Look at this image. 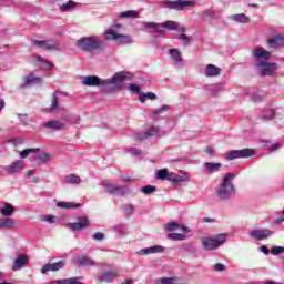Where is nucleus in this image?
Masks as SVG:
<instances>
[{
	"mask_svg": "<svg viewBox=\"0 0 284 284\" xmlns=\"http://www.w3.org/2000/svg\"><path fill=\"white\" fill-rule=\"evenodd\" d=\"M75 45L81 52L94 54L97 50H103V48H105V41L99 40L94 36H90L77 40Z\"/></svg>",
	"mask_w": 284,
	"mask_h": 284,
	"instance_id": "obj_1",
	"label": "nucleus"
},
{
	"mask_svg": "<svg viewBox=\"0 0 284 284\" xmlns=\"http://www.w3.org/2000/svg\"><path fill=\"white\" fill-rule=\"evenodd\" d=\"M121 28H123L122 24H115L113 28L104 32V38L109 41H115V43H120L121 45H129L132 43V37L119 33L116 30H121Z\"/></svg>",
	"mask_w": 284,
	"mask_h": 284,
	"instance_id": "obj_2",
	"label": "nucleus"
},
{
	"mask_svg": "<svg viewBox=\"0 0 284 284\" xmlns=\"http://www.w3.org/2000/svg\"><path fill=\"white\" fill-rule=\"evenodd\" d=\"M236 176L234 173H226L221 183L220 190L217 192V196L222 201L230 199L232 194H234V184H232V180Z\"/></svg>",
	"mask_w": 284,
	"mask_h": 284,
	"instance_id": "obj_3",
	"label": "nucleus"
},
{
	"mask_svg": "<svg viewBox=\"0 0 284 284\" xmlns=\"http://www.w3.org/2000/svg\"><path fill=\"white\" fill-rule=\"evenodd\" d=\"M226 239H227L226 234H220L215 239L202 237L201 243H202L203 250H206V252H212L213 250H217V247H221V245L225 243Z\"/></svg>",
	"mask_w": 284,
	"mask_h": 284,
	"instance_id": "obj_4",
	"label": "nucleus"
},
{
	"mask_svg": "<svg viewBox=\"0 0 284 284\" xmlns=\"http://www.w3.org/2000/svg\"><path fill=\"white\" fill-rule=\"evenodd\" d=\"M196 6L194 0H175V1H163L162 8H168V10L181 11L184 8H192Z\"/></svg>",
	"mask_w": 284,
	"mask_h": 284,
	"instance_id": "obj_5",
	"label": "nucleus"
},
{
	"mask_svg": "<svg viewBox=\"0 0 284 284\" xmlns=\"http://www.w3.org/2000/svg\"><path fill=\"white\" fill-rule=\"evenodd\" d=\"M254 154H256L254 149L232 150L225 153V160L234 161L235 159H250V156H254Z\"/></svg>",
	"mask_w": 284,
	"mask_h": 284,
	"instance_id": "obj_6",
	"label": "nucleus"
},
{
	"mask_svg": "<svg viewBox=\"0 0 284 284\" xmlns=\"http://www.w3.org/2000/svg\"><path fill=\"white\" fill-rule=\"evenodd\" d=\"M248 236H251V239H254L255 241H265V239L274 236V231L268 229L253 230L248 232Z\"/></svg>",
	"mask_w": 284,
	"mask_h": 284,
	"instance_id": "obj_7",
	"label": "nucleus"
},
{
	"mask_svg": "<svg viewBox=\"0 0 284 284\" xmlns=\"http://www.w3.org/2000/svg\"><path fill=\"white\" fill-rule=\"evenodd\" d=\"M33 43L37 45V48H40V50L52 51L59 50L60 48L59 42L54 40H34Z\"/></svg>",
	"mask_w": 284,
	"mask_h": 284,
	"instance_id": "obj_8",
	"label": "nucleus"
},
{
	"mask_svg": "<svg viewBox=\"0 0 284 284\" xmlns=\"http://www.w3.org/2000/svg\"><path fill=\"white\" fill-rule=\"evenodd\" d=\"M253 57L255 58L256 65H258V63H264V61H270V59L272 58V53H270V51L261 47V48L253 49Z\"/></svg>",
	"mask_w": 284,
	"mask_h": 284,
	"instance_id": "obj_9",
	"label": "nucleus"
},
{
	"mask_svg": "<svg viewBox=\"0 0 284 284\" xmlns=\"http://www.w3.org/2000/svg\"><path fill=\"white\" fill-rule=\"evenodd\" d=\"M256 68L263 77H272L274 74V71L276 70L277 65L276 63H267V62H262L256 64Z\"/></svg>",
	"mask_w": 284,
	"mask_h": 284,
	"instance_id": "obj_10",
	"label": "nucleus"
},
{
	"mask_svg": "<svg viewBox=\"0 0 284 284\" xmlns=\"http://www.w3.org/2000/svg\"><path fill=\"white\" fill-rule=\"evenodd\" d=\"M74 223H70L69 226L74 232H79L81 230H85L87 227H90V220H88V216H78L75 217Z\"/></svg>",
	"mask_w": 284,
	"mask_h": 284,
	"instance_id": "obj_11",
	"label": "nucleus"
},
{
	"mask_svg": "<svg viewBox=\"0 0 284 284\" xmlns=\"http://www.w3.org/2000/svg\"><path fill=\"white\" fill-rule=\"evenodd\" d=\"M83 85H88L89 88H94L99 85H108V81L101 80V78L97 75H87L82 80Z\"/></svg>",
	"mask_w": 284,
	"mask_h": 284,
	"instance_id": "obj_12",
	"label": "nucleus"
},
{
	"mask_svg": "<svg viewBox=\"0 0 284 284\" xmlns=\"http://www.w3.org/2000/svg\"><path fill=\"white\" fill-rule=\"evenodd\" d=\"M65 267V260H60L59 262L48 263L42 266L41 273L48 274V272H59V270H63Z\"/></svg>",
	"mask_w": 284,
	"mask_h": 284,
	"instance_id": "obj_13",
	"label": "nucleus"
},
{
	"mask_svg": "<svg viewBox=\"0 0 284 284\" xmlns=\"http://www.w3.org/2000/svg\"><path fill=\"white\" fill-rule=\"evenodd\" d=\"M104 189L106 194H111L113 196H123L125 195V187L121 185H114L112 183H105Z\"/></svg>",
	"mask_w": 284,
	"mask_h": 284,
	"instance_id": "obj_14",
	"label": "nucleus"
},
{
	"mask_svg": "<svg viewBox=\"0 0 284 284\" xmlns=\"http://www.w3.org/2000/svg\"><path fill=\"white\" fill-rule=\"evenodd\" d=\"M42 78L37 77L34 73H29L23 78V83L20 85L21 90H26L29 85H36V83H41Z\"/></svg>",
	"mask_w": 284,
	"mask_h": 284,
	"instance_id": "obj_15",
	"label": "nucleus"
},
{
	"mask_svg": "<svg viewBox=\"0 0 284 284\" xmlns=\"http://www.w3.org/2000/svg\"><path fill=\"white\" fill-rule=\"evenodd\" d=\"M165 248L162 245H154V246L140 250L138 254L139 256H148L150 254H162Z\"/></svg>",
	"mask_w": 284,
	"mask_h": 284,
	"instance_id": "obj_16",
	"label": "nucleus"
},
{
	"mask_svg": "<svg viewBox=\"0 0 284 284\" xmlns=\"http://www.w3.org/2000/svg\"><path fill=\"white\" fill-rule=\"evenodd\" d=\"M125 79H130L129 73L121 71L115 73L111 79H109V83H111V85H121V83H123Z\"/></svg>",
	"mask_w": 284,
	"mask_h": 284,
	"instance_id": "obj_17",
	"label": "nucleus"
},
{
	"mask_svg": "<svg viewBox=\"0 0 284 284\" xmlns=\"http://www.w3.org/2000/svg\"><path fill=\"white\" fill-rule=\"evenodd\" d=\"M47 130H54V131H61L65 130V122L59 121V120H51L43 124Z\"/></svg>",
	"mask_w": 284,
	"mask_h": 284,
	"instance_id": "obj_18",
	"label": "nucleus"
},
{
	"mask_svg": "<svg viewBox=\"0 0 284 284\" xmlns=\"http://www.w3.org/2000/svg\"><path fill=\"white\" fill-rule=\"evenodd\" d=\"M159 134V128L158 126H151L148 131L143 133L136 134L138 141H145V139H150V136H156Z\"/></svg>",
	"mask_w": 284,
	"mask_h": 284,
	"instance_id": "obj_19",
	"label": "nucleus"
},
{
	"mask_svg": "<svg viewBox=\"0 0 284 284\" xmlns=\"http://www.w3.org/2000/svg\"><path fill=\"white\" fill-rule=\"evenodd\" d=\"M23 168H24L23 161L18 160L7 166V172L8 174H17L18 172H21Z\"/></svg>",
	"mask_w": 284,
	"mask_h": 284,
	"instance_id": "obj_20",
	"label": "nucleus"
},
{
	"mask_svg": "<svg viewBox=\"0 0 284 284\" xmlns=\"http://www.w3.org/2000/svg\"><path fill=\"white\" fill-rule=\"evenodd\" d=\"M119 276V270H114L113 272L103 273L99 278V283H112L114 278Z\"/></svg>",
	"mask_w": 284,
	"mask_h": 284,
	"instance_id": "obj_21",
	"label": "nucleus"
},
{
	"mask_svg": "<svg viewBox=\"0 0 284 284\" xmlns=\"http://www.w3.org/2000/svg\"><path fill=\"white\" fill-rule=\"evenodd\" d=\"M28 261H30L28 255H19L13 263V272H17V270H21L23 265H27Z\"/></svg>",
	"mask_w": 284,
	"mask_h": 284,
	"instance_id": "obj_22",
	"label": "nucleus"
},
{
	"mask_svg": "<svg viewBox=\"0 0 284 284\" xmlns=\"http://www.w3.org/2000/svg\"><path fill=\"white\" fill-rule=\"evenodd\" d=\"M168 232H174L175 230H181L183 234H187L190 232V229L187 226L181 225L176 222H170L166 226Z\"/></svg>",
	"mask_w": 284,
	"mask_h": 284,
	"instance_id": "obj_23",
	"label": "nucleus"
},
{
	"mask_svg": "<svg viewBox=\"0 0 284 284\" xmlns=\"http://www.w3.org/2000/svg\"><path fill=\"white\" fill-rule=\"evenodd\" d=\"M204 74L205 77H219V74H221V68L214 64H207Z\"/></svg>",
	"mask_w": 284,
	"mask_h": 284,
	"instance_id": "obj_24",
	"label": "nucleus"
},
{
	"mask_svg": "<svg viewBox=\"0 0 284 284\" xmlns=\"http://www.w3.org/2000/svg\"><path fill=\"white\" fill-rule=\"evenodd\" d=\"M0 227H6L8 230H12L17 227V224L14 223V219L12 217H4L0 220Z\"/></svg>",
	"mask_w": 284,
	"mask_h": 284,
	"instance_id": "obj_25",
	"label": "nucleus"
},
{
	"mask_svg": "<svg viewBox=\"0 0 284 284\" xmlns=\"http://www.w3.org/2000/svg\"><path fill=\"white\" fill-rule=\"evenodd\" d=\"M57 94H59V91H54L52 93L51 105L49 108V110L51 112H55V110H59V108L61 105V103L59 102V95H57Z\"/></svg>",
	"mask_w": 284,
	"mask_h": 284,
	"instance_id": "obj_26",
	"label": "nucleus"
},
{
	"mask_svg": "<svg viewBox=\"0 0 284 284\" xmlns=\"http://www.w3.org/2000/svg\"><path fill=\"white\" fill-rule=\"evenodd\" d=\"M17 207H14L13 205H10L9 203L4 204V207L0 209V212L2 214V216H12V214H14Z\"/></svg>",
	"mask_w": 284,
	"mask_h": 284,
	"instance_id": "obj_27",
	"label": "nucleus"
},
{
	"mask_svg": "<svg viewBox=\"0 0 284 284\" xmlns=\"http://www.w3.org/2000/svg\"><path fill=\"white\" fill-rule=\"evenodd\" d=\"M231 20L236 21V23H250V17L245 16V13L233 14Z\"/></svg>",
	"mask_w": 284,
	"mask_h": 284,
	"instance_id": "obj_28",
	"label": "nucleus"
},
{
	"mask_svg": "<svg viewBox=\"0 0 284 284\" xmlns=\"http://www.w3.org/2000/svg\"><path fill=\"white\" fill-rule=\"evenodd\" d=\"M64 181L71 185H79V183H81V176L77 174H70L64 178Z\"/></svg>",
	"mask_w": 284,
	"mask_h": 284,
	"instance_id": "obj_29",
	"label": "nucleus"
},
{
	"mask_svg": "<svg viewBox=\"0 0 284 284\" xmlns=\"http://www.w3.org/2000/svg\"><path fill=\"white\" fill-rule=\"evenodd\" d=\"M122 19H139V11L126 10L120 13Z\"/></svg>",
	"mask_w": 284,
	"mask_h": 284,
	"instance_id": "obj_30",
	"label": "nucleus"
},
{
	"mask_svg": "<svg viewBox=\"0 0 284 284\" xmlns=\"http://www.w3.org/2000/svg\"><path fill=\"white\" fill-rule=\"evenodd\" d=\"M79 265L84 267H94V261L88 256H81L78 258Z\"/></svg>",
	"mask_w": 284,
	"mask_h": 284,
	"instance_id": "obj_31",
	"label": "nucleus"
},
{
	"mask_svg": "<svg viewBox=\"0 0 284 284\" xmlns=\"http://www.w3.org/2000/svg\"><path fill=\"white\" fill-rule=\"evenodd\" d=\"M146 99H150V101H156V95L152 92H148V93L140 92L139 94L140 103H145Z\"/></svg>",
	"mask_w": 284,
	"mask_h": 284,
	"instance_id": "obj_32",
	"label": "nucleus"
},
{
	"mask_svg": "<svg viewBox=\"0 0 284 284\" xmlns=\"http://www.w3.org/2000/svg\"><path fill=\"white\" fill-rule=\"evenodd\" d=\"M283 43V38L275 37L267 40L268 48H278Z\"/></svg>",
	"mask_w": 284,
	"mask_h": 284,
	"instance_id": "obj_33",
	"label": "nucleus"
},
{
	"mask_svg": "<svg viewBox=\"0 0 284 284\" xmlns=\"http://www.w3.org/2000/svg\"><path fill=\"white\" fill-rule=\"evenodd\" d=\"M169 53L171 54V59L176 63H181V61H183V58H181V52L176 49H170Z\"/></svg>",
	"mask_w": 284,
	"mask_h": 284,
	"instance_id": "obj_34",
	"label": "nucleus"
},
{
	"mask_svg": "<svg viewBox=\"0 0 284 284\" xmlns=\"http://www.w3.org/2000/svg\"><path fill=\"white\" fill-rule=\"evenodd\" d=\"M39 148H34V149H24L22 152H20V158L21 159H28V156H30V154H34L37 152H39Z\"/></svg>",
	"mask_w": 284,
	"mask_h": 284,
	"instance_id": "obj_35",
	"label": "nucleus"
},
{
	"mask_svg": "<svg viewBox=\"0 0 284 284\" xmlns=\"http://www.w3.org/2000/svg\"><path fill=\"white\" fill-rule=\"evenodd\" d=\"M166 236L171 241H185V234L183 233H169Z\"/></svg>",
	"mask_w": 284,
	"mask_h": 284,
	"instance_id": "obj_36",
	"label": "nucleus"
},
{
	"mask_svg": "<svg viewBox=\"0 0 284 284\" xmlns=\"http://www.w3.org/2000/svg\"><path fill=\"white\" fill-rule=\"evenodd\" d=\"M58 207H62L63 210H70V207H81V204H73L70 202H58L57 203Z\"/></svg>",
	"mask_w": 284,
	"mask_h": 284,
	"instance_id": "obj_37",
	"label": "nucleus"
},
{
	"mask_svg": "<svg viewBox=\"0 0 284 284\" xmlns=\"http://www.w3.org/2000/svg\"><path fill=\"white\" fill-rule=\"evenodd\" d=\"M204 168L207 170V172H216V170L221 168V163L206 162L204 163Z\"/></svg>",
	"mask_w": 284,
	"mask_h": 284,
	"instance_id": "obj_38",
	"label": "nucleus"
},
{
	"mask_svg": "<svg viewBox=\"0 0 284 284\" xmlns=\"http://www.w3.org/2000/svg\"><path fill=\"white\" fill-rule=\"evenodd\" d=\"M141 192L144 193L146 196H150V194H154V192H156V186L145 185L141 189Z\"/></svg>",
	"mask_w": 284,
	"mask_h": 284,
	"instance_id": "obj_39",
	"label": "nucleus"
},
{
	"mask_svg": "<svg viewBox=\"0 0 284 284\" xmlns=\"http://www.w3.org/2000/svg\"><path fill=\"white\" fill-rule=\"evenodd\" d=\"M77 7V2L74 1H68L67 3H63L60 6V11L61 12H67V10H72V8Z\"/></svg>",
	"mask_w": 284,
	"mask_h": 284,
	"instance_id": "obj_40",
	"label": "nucleus"
},
{
	"mask_svg": "<svg viewBox=\"0 0 284 284\" xmlns=\"http://www.w3.org/2000/svg\"><path fill=\"white\" fill-rule=\"evenodd\" d=\"M168 169H161L156 172V176L160 181H168Z\"/></svg>",
	"mask_w": 284,
	"mask_h": 284,
	"instance_id": "obj_41",
	"label": "nucleus"
},
{
	"mask_svg": "<svg viewBox=\"0 0 284 284\" xmlns=\"http://www.w3.org/2000/svg\"><path fill=\"white\" fill-rule=\"evenodd\" d=\"M162 28H168V30H176V22L169 20L166 22L160 23Z\"/></svg>",
	"mask_w": 284,
	"mask_h": 284,
	"instance_id": "obj_42",
	"label": "nucleus"
},
{
	"mask_svg": "<svg viewBox=\"0 0 284 284\" xmlns=\"http://www.w3.org/2000/svg\"><path fill=\"white\" fill-rule=\"evenodd\" d=\"M284 253V247L283 246H272L271 247V254L273 256H278V254H283Z\"/></svg>",
	"mask_w": 284,
	"mask_h": 284,
	"instance_id": "obj_43",
	"label": "nucleus"
},
{
	"mask_svg": "<svg viewBox=\"0 0 284 284\" xmlns=\"http://www.w3.org/2000/svg\"><path fill=\"white\" fill-rule=\"evenodd\" d=\"M202 19L204 21H212V19H214V11H204L202 13Z\"/></svg>",
	"mask_w": 284,
	"mask_h": 284,
	"instance_id": "obj_44",
	"label": "nucleus"
},
{
	"mask_svg": "<svg viewBox=\"0 0 284 284\" xmlns=\"http://www.w3.org/2000/svg\"><path fill=\"white\" fill-rule=\"evenodd\" d=\"M274 109H271L266 114L262 115V119L264 121H272V119H274Z\"/></svg>",
	"mask_w": 284,
	"mask_h": 284,
	"instance_id": "obj_45",
	"label": "nucleus"
},
{
	"mask_svg": "<svg viewBox=\"0 0 284 284\" xmlns=\"http://www.w3.org/2000/svg\"><path fill=\"white\" fill-rule=\"evenodd\" d=\"M37 61H39L40 63H47V68H54V64H52L50 61L43 59L41 55H37L36 57Z\"/></svg>",
	"mask_w": 284,
	"mask_h": 284,
	"instance_id": "obj_46",
	"label": "nucleus"
},
{
	"mask_svg": "<svg viewBox=\"0 0 284 284\" xmlns=\"http://www.w3.org/2000/svg\"><path fill=\"white\" fill-rule=\"evenodd\" d=\"M50 159H52V155H50V153H43L39 156V161H41V163H48Z\"/></svg>",
	"mask_w": 284,
	"mask_h": 284,
	"instance_id": "obj_47",
	"label": "nucleus"
},
{
	"mask_svg": "<svg viewBox=\"0 0 284 284\" xmlns=\"http://www.w3.org/2000/svg\"><path fill=\"white\" fill-rule=\"evenodd\" d=\"M170 110V106L168 104H164L161 109L153 112L155 116H159V114H163V112H168Z\"/></svg>",
	"mask_w": 284,
	"mask_h": 284,
	"instance_id": "obj_48",
	"label": "nucleus"
},
{
	"mask_svg": "<svg viewBox=\"0 0 284 284\" xmlns=\"http://www.w3.org/2000/svg\"><path fill=\"white\" fill-rule=\"evenodd\" d=\"M92 239L94 241H103V239H105V234L101 233V232H97L92 235Z\"/></svg>",
	"mask_w": 284,
	"mask_h": 284,
	"instance_id": "obj_49",
	"label": "nucleus"
},
{
	"mask_svg": "<svg viewBox=\"0 0 284 284\" xmlns=\"http://www.w3.org/2000/svg\"><path fill=\"white\" fill-rule=\"evenodd\" d=\"M67 284H83V282H80L79 277H70L67 278Z\"/></svg>",
	"mask_w": 284,
	"mask_h": 284,
	"instance_id": "obj_50",
	"label": "nucleus"
},
{
	"mask_svg": "<svg viewBox=\"0 0 284 284\" xmlns=\"http://www.w3.org/2000/svg\"><path fill=\"white\" fill-rule=\"evenodd\" d=\"M214 270H215V272H225L226 268H225V266L223 264L216 263L214 265Z\"/></svg>",
	"mask_w": 284,
	"mask_h": 284,
	"instance_id": "obj_51",
	"label": "nucleus"
},
{
	"mask_svg": "<svg viewBox=\"0 0 284 284\" xmlns=\"http://www.w3.org/2000/svg\"><path fill=\"white\" fill-rule=\"evenodd\" d=\"M130 152L133 156H141L142 154L141 149H136V148L131 149Z\"/></svg>",
	"mask_w": 284,
	"mask_h": 284,
	"instance_id": "obj_52",
	"label": "nucleus"
},
{
	"mask_svg": "<svg viewBox=\"0 0 284 284\" xmlns=\"http://www.w3.org/2000/svg\"><path fill=\"white\" fill-rule=\"evenodd\" d=\"M159 26H161V24L154 23V22H145V23H144V27H145V28H149V29L159 28Z\"/></svg>",
	"mask_w": 284,
	"mask_h": 284,
	"instance_id": "obj_53",
	"label": "nucleus"
},
{
	"mask_svg": "<svg viewBox=\"0 0 284 284\" xmlns=\"http://www.w3.org/2000/svg\"><path fill=\"white\" fill-rule=\"evenodd\" d=\"M175 179H176V173L174 172L168 173L166 181H172V183H174Z\"/></svg>",
	"mask_w": 284,
	"mask_h": 284,
	"instance_id": "obj_54",
	"label": "nucleus"
},
{
	"mask_svg": "<svg viewBox=\"0 0 284 284\" xmlns=\"http://www.w3.org/2000/svg\"><path fill=\"white\" fill-rule=\"evenodd\" d=\"M173 183H176L178 185H181V183H185V180L181 175H175V180Z\"/></svg>",
	"mask_w": 284,
	"mask_h": 284,
	"instance_id": "obj_55",
	"label": "nucleus"
},
{
	"mask_svg": "<svg viewBox=\"0 0 284 284\" xmlns=\"http://www.w3.org/2000/svg\"><path fill=\"white\" fill-rule=\"evenodd\" d=\"M129 90H130L131 92H141V88H139V85H136V84H131V85L129 87Z\"/></svg>",
	"mask_w": 284,
	"mask_h": 284,
	"instance_id": "obj_56",
	"label": "nucleus"
},
{
	"mask_svg": "<svg viewBox=\"0 0 284 284\" xmlns=\"http://www.w3.org/2000/svg\"><path fill=\"white\" fill-rule=\"evenodd\" d=\"M281 148L280 143H275L273 145H271V148L268 149V152H276V150H278Z\"/></svg>",
	"mask_w": 284,
	"mask_h": 284,
	"instance_id": "obj_57",
	"label": "nucleus"
},
{
	"mask_svg": "<svg viewBox=\"0 0 284 284\" xmlns=\"http://www.w3.org/2000/svg\"><path fill=\"white\" fill-rule=\"evenodd\" d=\"M179 39H180L181 41H191V38L187 37V34H185V33L180 34Z\"/></svg>",
	"mask_w": 284,
	"mask_h": 284,
	"instance_id": "obj_58",
	"label": "nucleus"
},
{
	"mask_svg": "<svg viewBox=\"0 0 284 284\" xmlns=\"http://www.w3.org/2000/svg\"><path fill=\"white\" fill-rule=\"evenodd\" d=\"M205 153L209 154L210 156H212L214 154V149H212V146H206Z\"/></svg>",
	"mask_w": 284,
	"mask_h": 284,
	"instance_id": "obj_59",
	"label": "nucleus"
},
{
	"mask_svg": "<svg viewBox=\"0 0 284 284\" xmlns=\"http://www.w3.org/2000/svg\"><path fill=\"white\" fill-rule=\"evenodd\" d=\"M178 32H187V28H185V27H179V24L176 26V29H175Z\"/></svg>",
	"mask_w": 284,
	"mask_h": 284,
	"instance_id": "obj_60",
	"label": "nucleus"
},
{
	"mask_svg": "<svg viewBox=\"0 0 284 284\" xmlns=\"http://www.w3.org/2000/svg\"><path fill=\"white\" fill-rule=\"evenodd\" d=\"M52 284H67V278L53 281Z\"/></svg>",
	"mask_w": 284,
	"mask_h": 284,
	"instance_id": "obj_61",
	"label": "nucleus"
},
{
	"mask_svg": "<svg viewBox=\"0 0 284 284\" xmlns=\"http://www.w3.org/2000/svg\"><path fill=\"white\" fill-rule=\"evenodd\" d=\"M132 212H134V207L128 206V207L125 209V214H132Z\"/></svg>",
	"mask_w": 284,
	"mask_h": 284,
	"instance_id": "obj_62",
	"label": "nucleus"
},
{
	"mask_svg": "<svg viewBox=\"0 0 284 284\" xmlns=\"http://www.w3.org/2000/svg\"><path fill=\"white\" fill-rule=\"evenodd\" d=\"M261 251L264 253V254H270V248H267V246H262L261 247Z\"/></svg>",
	"mask_w": 284,
	"mask_h": 284,
	"instance_id": "obj_63",
	"label": "nucleus"
},
{
	"mask_svg": "<svg viewBox=\"0 0 284 284\" xmlns=\"http://www.w3.org/2000/svg\"><path fill=\"white\" fill-rule=\"evenodd\" d=\"M122 284H132V280H126Z\"/></svg>",
	"mask_w": 284,
	"mask_h": 284,
	"instance_id": "obj_64",
	"label": "nucleus"
}]
</instances>
